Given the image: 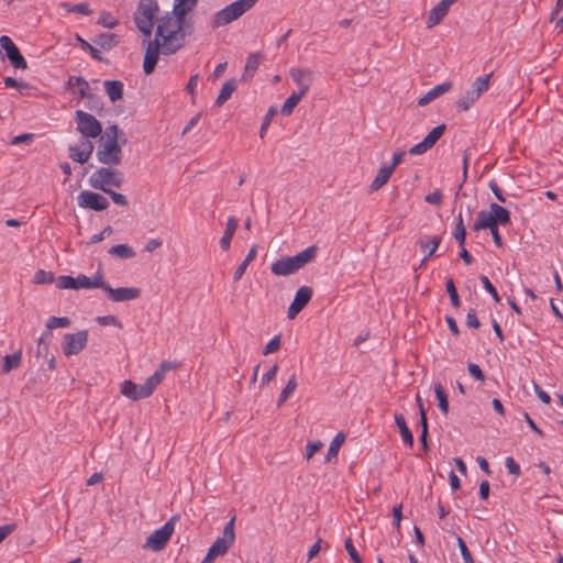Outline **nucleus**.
I'll return each mask as SVG.
<instances>
[{"label": "nucleus", "mask_w": 563, "mask_h": 563, "mask_svg": "<svg viewBox=\"0 0 563 563\" xmlns=\"http://www.w3.org/2000/svg\"><path fill=\"white\" fill-rule=\"evenodd\" d=\"M194 33V25L180 23L169 12L157 20L155 36L162 40V54L172 55L186 43V37Z\"/></svg>", "instance_id": "f257e3e1"}, {"label": "nucleus", "mask_w": 563, "mask_h": 563, "mask_svg": "<svg viewBox=\"0 0 563 563\" xmlns=\"http://www.w3.org/2000/svg\"><path fill=\"white\" fill-rule=\"evenodd\" d=\"M317 253V245L308 246L295 256H285L275 261L271 266V271L276 276L291 275L306 266L308 263L312 262L316 258Z\"/></svg>", "instance_id": "f03ea898"}, {"label": "nucleus", "mask_w": 563, "mask_h": 563, "mask_svg": "<svg viewBox=\"0 0 563 563\" xmlns=\"http://www.w3.org/2000/svg\"><path fill=\"white\" fill-rule=\"evenodd\" d=\"M159 5L157 0H140L134 12V22L136 29L142 33L143 37L150 38L153 33Z\"/></svg>", "instance_id": "7ed1b4c3"}, {"label": "nucleus", "mask_w": 563, "mask_h": 563, "mask_svg": "<svg viewBox=\"0 0 563 563\" xmlns=\"http://www.w3.org/2000/svg\"><path fill=\"white\" fill-rule=\"evenodd\" d=\"M258 0H236L216 12L210 21L211 29L225 26L251 10Z\"/></svg>", "instance_id": "20e7f679"}, {"label": "nucleus", "mask_w": 563, "mask_h": 563, "mask_svg": "<svg viewBox=\"0 0 563 563\" xmlns=\"http://www.w3.org/2000/svg\"><path fill=\"white\" fill-rule=\"evenodd\" d=\"M124 183L123 173L112 166L98 168L89 178L92 188L107 191L110 186L120 188Z\"/></svg>", "instance_id": "39448f33"}, {"label": "nucleus", "mask_w": 563, "mask_h": 563, "mask_svg": "<svg viewBox=\"0 0 563 563\" xmlns=\"http://www.w3.org/2000/svg\"><path fill=\"white\" fill-rule=\"evenodd\" d=\"M234 525L235 516L227 522L222 536L212 543L202 563H212L218 556L224 555L228 552L235 540Z\"/></svg>", "instance_id": "423d86ee"}, {"label": "nucleus", "mask_w": 563, "mask_h": 563, "mask_svg": "<svg viewBox=\"0 0 563 563\" xmlns=\"http://www.w3.org/2000/svg\"><path fill=\"white\" fill-rule=\"evenodd\" d=\"M96 157L99 163L106 166L120 165L123 157L121 144L114 140H100Z\"/></svg>", "instance_id": "0eeeda50"}, {"label": "nucleus", "mask_w": 563, "mask_h": 563, "mask_svg": "<svg viewBox=\"0 0 563 563\" xmlns=\"http://www.w3.org/2000/svg\"><path fill=\"white\" fill-rule=\"evenodd\" d=\"M76 130L86 139H96L102 132L101 123L90 113L82 110L75 112Z\"/></svg>", "instance_id": "6e6552de"}, {"label": "nucleus", "mask_w": 563, "mask_h": 563, "mask_svg": "<svg viewBox=\"0 0 563 563\" xmlns=\"http://www.w3.org/2000/svg\"><path fill=\"white\" fill-rule=\"evenodd\" d=\"M176 516L172 517L163 527L152 532L144 544V548L153 551H161L165 548L174 532V521Z\"/></svg>", "instance_id": "1a4fd4ad"}, {"label": "nucleus", "mask_w": 563, "mask_h": 563, "mask_svg": "<svg viewBox=\"0 0 563 563\" xmlns=\"http://www.w3.org/2000/svg\"><path fill=\"white\" fill-rule=\"evenodd\" d=\"M155 388L153 382L147 377L146 380L140 385L134 384L132 380H124L121 385V393L132 400H140L150 397Z\"/></svg>", "instance_id": "9d476101"}, {"label": "nucleus", "mask_w": 563, "mask_h": 563, "mask_svg": "<svg viewBox=\"0 0 563 563\" xmlns=\"http://www.w3.org/2000/svg\"><path fill=\"white\" fill-rule=\"evenodd\" d=\"M88 331L81 330L76 333H66L62 343V350L66 356L79 354L87 345Z\"/></svg>", "instance_id": "9b49d317"}, {"label": "nucleus", "mask_w": 563, "mask_h": 563, "mask_svg": "<svg viewBox=\"0 0 563 563\" xmlns=\"http://www.w3.org/2000/svg\"><path fill=\"white\" fill-rule=\"evenodd\" d=\"M143 42L147 43L143 60V70L146 75H151L155 70L159 53H162V40L156 36L153 40L151 37H144Z\"/></svg>", "instance_id": "f8f14e48"}, {"label": "nucleus", "mask_w": 563, "mask_h": 563, "mask_svg": "<svg viewBox=\"0 0 563 563\" xmlns=\"http://www.w3.org/2000/svg\"><path fill=\"white\" fill-rule=\"evenodd\" d=\"M77 203L80 208L93 211H103L109 207V201L106 197L90 190L80 191L77 196Z\"/></svg>", "instance_id": "ddd939ff"}, {"label": "nucleus", "mask_w": 563, "mask_h": 563, "mask_svg": "<svg viewBox=\"0 0 563 563\" xmlns=\"http://www.w3.org/2000/svg\"><path fill=\"white\" fill-rule=\"evenodd\" d=\"M446 130V125L444 123L437 125L433 128L428 135L418 144L413 145L409 150L410 155H421L431 150L440 137L444 134Z\"/></svg>", "instance_id": "4468645a"}, {"label": "nucleus", "mask_w": 563, "mask_h": 563, "mask_svg": "<svg viewBox=\"0 0 563 563\" xmlns=\"http://www.w3.org/2000/svg\"><path fill=\"white\" fill-rule=\"evenodd\" d=\"M0 46L4 49L10 64L16 69L27 68V64L19 47L8 35L0 37Z\"/></svg>", "instance_id": "2eb2a0df"}, {"label": "nucleus", "mask_w": 563, "mask_h": 563, "mask_svg": "<svg viewBox=\"0 0 563 563\" xmlns=\"http://www.w3.org/2000/svg\"><path fill=\"white\" fill-rule=\"evenodd\" d=\"M312 288L309 286H301L295 295L292 302L288 307L287 317L289 319L296 316L308 305L312 298Z\"/></svg>", "instance_id": "dca6fc26"}, {"label": "nucleus", "mask_w": 563, "mask_h": 563, "mask_svg": "<svg viewBox=\"0 0 563 563\" xmlns=\"http://www.w3.org/2000/svg\"><path fill=\"white\" fill-rule=\"evenodd\" d=\"M108 298L113 302H123L135 300L141 296V289L137 287H119L112 288L109 287Z\"/></svg>", "instance_id": "f3484780"}, {"label": "nucleus", "mask_w": 563, "mask_h": 563, "mask_svg": "<svg viewBox=\"0 0 563 563\" xmlns=\"http://www.w3.org/2000/svg\"><path fill=\"white\" fill-rule=\"evenodd\" d=\"M289 73L299 88L297 92L305 96L309 91L313 80V71L307 68H291Z\"/></svg>", "instance_id": "a211bd4d"}, {"label": "nucleus", "mask_w": 563, "mask_h": 563, "mask_svg": "<svg viewBox=\"0 0 563 563\" xmlns=\"http://www.w3.org/2000/svg\"><path fill=\"white\" fill-rule=\"evenodd\" d=\"M457 0H441L438 4H435L429 12L427 19V27L431 29L438 25L448 14L450 7Z\"/></svg>", "instance_id": "6ab92c4d"}, {"label": "nucleus", "mask_w": 563, "mask_h": 563, "mask_svg": "<svg viewBox=\"0 0 563 563\" xmlns=\"http://www.w3.org/2000/svg\"><path fill=\"white\" fill-rule=\"evenodd\" d=\"M56 286L59 289H87L89 286V277L82 274L77 277L63 275L57 278Z\"/></svg>", "instance_id": "aec40b11"}, {"label": "nucleus", "mask_w": 563, "mask_h": 563, "mask_svg": "<svg viewBox=\"0 0 563 563\" xmlns=\"http://www.w3.org/2000/svg\"><path fill=\"white\" fill-rule=\"evenodd\" d=\"M452 88L451 81H444L440 85L434 86L432 89H430L424 96L418 99V106L424 107L429 104L434 99L439 98L440 96L444 95Z\"/></svg>", "instance_id": "412c9836"}, {"label": "nucleus", "mask_w": 563, "mask_h": 563, "mask_svg": "<svg viewBox=\"0 0 563 563\" xmlns=\"http://www.w3.org/2000/svg\"><path fill=\"white\" fill-rule=\"evenodd\" d=\"M69 88L78 87V93L82 99L95 100V93L91 92L88 81L81 76H70L67 80Z\"/></svg>", "instance_id": "4be33fe9"}, {"label": "nucleus", "mask_w": 563, "mask_h": 563, "mask_svg": "<svg viewBox=\"0 0 563 563\" xmlns=\"http://www.w3.org/2000/svg\"><path fill=\"white\" fill-rule=\"evenodd\" d=\"M264 56L261 53H252L246 58V64L244 68V73L242 75V80L246 81L252 79L254 73L260 67L263 62Z\"/></svg>", "instance_id": "5701e85b"}, {"label": "nucleus", "mask_w": 563, "mask_h": 563, "mask_svg": "<svg viewBox=\"0 0 563 563\" xmlns=\"http://www.w3.org/2000/svg\"><path fill=\"white\" fill-rule=\"evenodd\" d=\"M22 350L19 349L13 354H8L2 357L1 371L3 374H9L12 369L20 367L22 363Z\"/></svg>", "instance_id": "b1692460"}, {"label": "nucleus", "mask_w": 563, "mask_h": 563, "mask_svg": "<svg viewBox=\"0 0 563 563\" xmlns=\"http://www.w3.org/2000/svg\"><path fill=\"white\" fill-rule=\"evenodd\" d=\"M239 227V222L234 217H230L227 221V227L222 238L220 239V247L223 251H228L231 245V240Z\"/></svg>", "instance_id": "393cba45"}, {"label": "nucleus", "mask_w": 563, "mask_h": 563, "mask_svg": "<svg viewBox=\"0 0 563 563\" xmlns=\"http://www.w3.org/2000/svg\"><path fill=\"white\" fill-rule=\"evenodd\" d=\"M195 7L183 3L181 1H176L173 7V11L169 12L174 18H176L180 23L186 25H194L188 19L187 14L194 10Z\"/></svg>", "instance_id": "a878e982"}, {"label": "nucleus", "mask_w": 563, "mask_h": 563, "mask_svg": "<svg viewBox=\"0 0 563 563\" xmlns=\"http://www.w3.org/2000/svg\"><path fill=\"white\" fill-rule=\"evenodd\" d=\"M395 423L397 424L404 443L410 448L413 446V434L407 426L405 417L401 413H395Z\"/></svg>", "instance_id": "bb28decb"}, {"label": "nucleus", "mask_w": 563, "mask_h": 563, "mask_svg": "<svg viewBox=\"0 0 563 563\" xmlns=\"http://www.w3.org/2000/svg\"><path fill=\"white\" fill-rule=\"evenodd\" d=\"M104 90L111 102L121 100L123 97V82L120 80H106L103 82Z\"/></svg>", "instance_id": "cd10ccee"}, {"label": "nucleus", "mask_w": 563, "mask_h": 563, "mask_svg": "<svg viewBox=\"0 0 563 563\" xmlns=\"http://www.w3.org/2000/svg\"><path fill=\"white\" fill-rule=\"evenodd\" d=\"M394 170L393 167H388L387 165H382L378 169L377 175L375 176L374 180L372 181L369 188L371 191H377L380 189L384 185L387 184L390 176L393 175Z\"/></svg>", "instance_id": "c85d7f7f"}, {"label": "nucleus", "mask_w": 563, "mask_h": 563, "mask_svg": "<svg viewBox=\"0 0 563 563\" xmlns=\"http://www.w3.org/2000/svg\"><path fill=\"white\" fill-rule=\"evenodd\" d=\"M92 41L104 51H110L120 43L119 36L110 32L101 33L97 35Z\"/></svg>", "instance_id": "c756f323"}, {"label": "nucleus", "mask_w": 563, "mask_h": 563, "mask_svg": "<svg viewBox=\"0 0 563 563\" xmlns=\"http://www.w3.org/2000/svg\"><path fill=\"white\" fill-rule=\"evenodd\" d=\"M489 211L493 216V220L496 227H498L499 224L506 225L510 223V212L506 208L493 202L489 206Z\"/></svg>", "instance_id": "7c9ffc66"}, {"label": "nucleus", "mask_w": 563, "mask_h": 563, "mask_svg": "<svg viewBox=\"0 0 563 563\" xmlns=\"http://www.w3.org/2000/svg\"><path fill=\"white\" fill-rule=\"evenodd\" d=\"M417 243L423 252L428 251L422 258V264H424L431 256H433L434 252L439 247L441 243V236L435 235L430 241L420 239Z\"/></svg>", "instance_id": "2f4dec72"}, {"label": "nucleus", "mask_w": 563, "mask_h": 563, "mask_svg": "<svg viewBox=\"0 0 563 563\" xmlns=\"http://www.w3.org/2000/svg\"><path fill=\"white\" fill-rule=\"evenodd\" d=\"M494 227H496V224L493 220L490 211L482 210L477 213V219L473 224V230L477 232L485 229L490 230Z\"/></svg>", "instance_id": "473e14b6"}, {"label": "nucleus", "mask_w": 563, "mask_h": 563, "mask_svg": "<svg viewBox=\"0 0 563 563\" xmlns=\"http://www.w3.org/2000/svg\"><path fill=\"white\" fill-rule=\"evenodd\" d=\"M235 89H236L235 79L227 80L222 85V88L220 90V93H219L214 104L217 107H221L223 103H225L230 99L231 95L235 91Z\"/></svg>", "instance_id": "72a5a7b5"}, {"label": "nucleus", "mask_w": 563, "mask_h": 563, "mask_svg": "<svg viewBox=\"0 0 563 563\" xmlns=\"http://www.w3.org/2000/svg\"><path fill=\"white\" fill-rule=\"evenodd\" d=\"M478 99L479 97H477L476 93L471 90V88H468L464 96L456 101V110L460 112L467 111Z\"/></svg>", "instance_id": "f704fd0d"}, {"label": "nucleus", "mask_w": 563, "mask_h": 563, "mask_svg": "<svg viewBox=\"0 0 563 563\" xmlns=\"http://www.w3.org/2000/svg\"><path fill=\"white\" fill-rule=\"evenodd\" d=\"M175 367L176 365L168 361H164L159 364V367L154 372V374L150 376V379L153 382L155 387H157L165 378L166 373Z\"/></svg>", "instance_id": "c9c22d12"}, {"label": "nucleus", "mask_w": 563, "mask_h": 563, "mask_svg": "<svg viewBox=\"0 0 563 563\" xmlns=\"http://www.w3.org/2000/svg\"><path fill=\"white\" fill-rule=\"evenodd\" d=\"M345 441V434L343 432H339L334 439L331 441L330 446L328 449L325 455V462H330L333 457H336L339 450L343 442Z\"/></svg>", "instance_id": "e433bc0d"}, {"label": "nucleus", "mask_w": 563, "mask_h": 563, "mask_svg": "<svg viewBox=\"0 0 563 563\" xmlns=\"http://www.w3.org/2000/svg\"><path fill=\"white\" fill-rule=\"evenodd\" d=\"M434 393L438 399V406L440 411L443 415H448L449 412V400H448V394L443 386L440 383L434 384Z\"/></svg>", "instance_id": "4c0bfd02"}, {"label": "nucleus", "mask_w": 563, "mask_h": 563, "mask_svg": "<svg viewBox=\"0 0 563 563\" xmlns=\"http://www.w3.org/2000/svg\"><path fill=\"white\" fill-rule=\"evenodd\" d=\"M109 254L119 258H132L135 256L134 250L126 244H117L109 249Z\"/></svg>", "instance_id": "58836bf2"}, {"label": "nucleus", "mask_w": 563, "mask_h": 563, "mask_svg": "<svg viewBox=\"0 0 563 563\" xmlns=\"http://www.w3.org/2000/svg\"><path fill=\"white\" fill-rule=\"evenodd\" d=\"M297 378L294 374L289 380L287 382L286 386L283 388L278 399H277V407L283 406V404L290 397V395L295 391L297 388Z\"/></svg>", "instance_id": "ea45409f"}, {"label": "nucleus", "mask_w": 563, "mask_h": 563, "mask_svg": "<svg viewBox=\"0 0 563 563\" xmlns=\"http://www.w3.org/2000/svg\"><path fill=\"white\" fill-rule=\"evenodd\" d=\"M303 95H300L299 92H292L284 102L280 112L283 115H290L295 109V107L299 103V101L302 99Z\"/></svg>", "instance_id": "a19ab883"}, {"label": "nucleus", "mask_w": 563, "mask_h": 563, "mask_svg": "<svg viewBox=\"0 0 563 563\" xmlns=\"http://www.w3.org/2000/svg\"><path fill=\"white\" fill-rule=\"evenodd\" d=\"M492 77H493V73H490L486 76H483V77H477L475 79V81L473 82V85L471 86V90H473L477 97H481L483 92L488 90L489 81H490Z\"/></svg>", "instance_id": "79ce46f5"}, {"label": "nucleus", "mask_w": 563, "mask_h": 563, "mask_svg": "<svg viewBox=\"0 0 563 563\" xmlns=\"http://www.w3.org/2000/svg\"><path fill=\"white\" fill-rule=\"evenodd\" d=\"M76 38L77 41L79 42L80 44V47L85 51H88L89 54L91 55V57L95 59V60H98V62H108L106 60L101 53L95 47L92 46L90 43H88L86 40L81 38L78 34L76 35Z\"/></svg>", "instance_id": "37998d69"}, {"label": "nucleus", "mask_w": 563, "mask_h": 563, "mask_svg": "<svg viewBox=\"0 0 563 563\" xmlns=\"http://www.w3.org/2000/svg\"><path fill=\"white\" fill-rule=\"evenodd\" d=\"M54 280V274L44 269H37L33 276V283L36 285L52 284Z\"/></svg>", "instance_id": "c03bdc74"}, {"label": "nucleus", "mask_w": 563, "mask_h": 563, "mask_svg": "<svg viewBox=\"0 0 563 563\" xmlns=\"http://www.w3.org/2000/svg\"><path fill=\"white\" fill-rule=\"evenodd\" d=\"M445 287H446V292H448V295L450 297V300H451V305L454 308H456V309L460 308L461 299H460V296L457 294L454 280L452 278H449L448 282H446Z\"/></svg>", "instance_id": "a18cd8bd"}, {"label": "nucleus", "mask_w": 563, "mask_h": 563, "mask_svg": "<svg viewBox=\"0 0 563 563\" xmlns=\"http://www.w3.org/2000/svg\"><path fill=\"white\" fill-rule=\"evenodd\" d=\"M109 287L110 285L103 280V275L100 271H98L92 278L89 277V286L87 289L100 288L107 292Z\"/></svg>", "instance_id": "49530a36"}, {"label": "nucleus", "mask_w": 563, "mask_h": 563, "mask_svg": "<svg viewBox=\"0 0 563 563\" xmlns=\"http://www.w3.org/2000/svg\"><path fill=\"white\" fill-rule=\"evenodd\" d=\"M71 323L70 319L67 317H49L46 322V328L56 329V328H67Z\"/></svg>", "instance_id": "de8ad7c7"}, {"label": "nucleus", "mask_w": 563, "mask_h": 563, "mask_svg": "<svg viewBox=\"0 0 563 563\" xmlns=\"http://www.w3.org/2000/svg\"><path fill=\"white\" fill-rule=\"evenodd\" d=\"M69 157L79 164H85L88 162L89 157L87 153H84L77 145H70L68 148Z\"/></svg>", "instance_id": "09e8293b"}, {"label": "nucleus", "mask_w": 563, "mask_h": 563, "mask_svg": "<svg viewBox=\"0 0 563 563\" xmlns=\"http://www.w3.org/2000/svg\"><path fill=\"white\" fill-rule=\"evenodd\" d=\"M68 12H77L84 15H90L91 10L89 8V4L86 2L77 3V4H70V3H63L62 4Z\"/></svg>", "instance_id": "8fccbe9b"}, {"label": "nucleus", "mask_w": 563, "mask_h": 563, "mask_svg": "<svg viewBox=\"0 0 563 563\" xmlns=\"http://www.w3.org/2000/svg\"><path fill=\"white\" fill-rule=\"evenodd\" d=\"M456 542H457V545H459V549H460V552H461L464 563H475V561L472 556V553L468 550L465 541L461 537L457 536Z\"/></svg>", "instance_id": "3c124183"}, {"label": "nucleus", "mask_w": 563, "mask_h": 563, "mask_svg": "<svg viewBox=\"0 0 563 563\" xmlns=\"http://www.w3.org/2000/svg\"><path fill=\"white\" fill-rule=\"evenodd\" d=\"M98 24L103 27L113 29L119 24V21L111 15L110 12H102L98 19Z\"/></svg>", "instance_id": "603ef678"}, {"label": "nucleus", "mask_w": 563, "mask_h": 563, "mask_svg": "<svg viewBox=\"0 0 563 563\" xmlns=\"http://www.w3.org/2000/svg\"><path fill=\"white\" fill-rule=\"evenodd\" d=\"M277 113V110L275 107H271L267 111V113L265 114V118L262 122V125H261V129H260V137L263 139L265 136V133L272 122V120L274 119V117L276 115Z\"/></svg>", "instance_id": "864d4df0"}, {"label": "nucleus", "mask_w": 563, "mask_h": 563, "mask_svg": "<svg viewBox=\"0 0 563 563\" xmlns=\"http://www.w3.org/2000/svg\"><path fill=\"white\" fill-rule=\"evenodd\" d=\"M344 548H345L346 552L349 553L351 560L354 563H363L362 558L360 556L358 552L356 551L351 538H347L345 540Z\"/></svg>", "instance_id": "5fc2aeb1"}, {"label": "nucleus", "mask_w": 563, "mask_h": 563, "mask_svg": "<svg viewBox=\"0 0 563 563\" xmlns=\"http://www.w3.org/2000/svg\"><path fill=\"white\" fill-rule=\"evenodd\" d=\"M479 280L482 282L484 288L492 295L495 302H500V297L497 292L495 286L490 283L487 276L481 275Z\"/></svg>", "instance_id": "6e6d98bb"}, {"label": "nucleus", "mask_w": 563, "mask_h": 563, "mask_svg": "<svg viewBox=\"0 0 563 563\" xmlns=\"http://www.w3.org/2000/svg\"><path fill=\"white\" fill-rule=\"evenodd\" d=\"M97 322L100 325H113L117 328H122L121 321L118 319V317H115L113 314L98 317Z\"/></svg>", "instance_id": "4d7b16f0"}, {"label": "nucleus", "mask_w": 563, "mask_h": 563, "mask_svg": "<svg viewBox=\"0 0 563 563\" xmlns=\"http://www.w3.org/2000/svg\"><path fill=\"white\" fill-rule=\"evenodd\" d=\"M280 349V334L275 335L264 347L263 354L268 355L275 353Z\"/></svg>", "instance_id": "13d9d810"}, {"label": "nucleus", "mask_w": 563, "mask_h": 563, "mask_svg": "<svg viewBox=\"0 0 563 563\" xmlns=\"http://www.w3.org/2000/svg\"><path fill=\"white\" fill-rule=\"evenodd\" d=\"M119 132L120 129L117 124H111L106 128L103 136L100 137V140H114L119 141Z\"/></svg>", "instance_id": "bf43d9fd"}, {"label": "nucleus", "mask_w": 563, "mask_h": 563, "mask_svg": "<svg viewBox=\"0 0 563 563\" xmlns=\"http://www.w3.org/2000/svg\"><path fill=\"white\" fill-rule=\"evenodd\" d=\"M468 373L472 377H474L476 380L484 382L485 375L482 371V368L475 364V363H468L467 365Z\"/></svg>", "instance_id": "052dcab7"}, {"label": "nucleus", "mask_w": 563, "mask_h": 563, "mask_svg": "<svg viewBox=\"0 0 563 563\" xmlns=\"http://www.w3.org/2000/svg\"><path fill=\"white\" fill-rule=\"evenodd\" d=\"M505 465L510 474L516 476L521 474L520 465L514 460L512 456L506 457Z\"/></svg>", "instance_id": "680f3d73"}, {"label": "nucleus", "mask_w": 563, "mask_h": 563, "mask_svg": "<svg viewBox=\"0 0 563 563\" xmlns=\"http://www.w3.org/2000/svg\"><path fill=\"white\" fill-rule=\"evenodd\" d=\"M563 8V2L556 1L555 8L551 13V21L556 20V27L563 29V15L560 18L559 14Z\"/></svg>", "instance_id": "e2e57ef3"}, {"label": "nucleus", "mask_w": 563, "mask_h": 563, "mask_svg": "<svg viewBox=\"0 0 563 563\" xmlns=\"http://www.w3.org/2000/svg\"><path fill=\"white\" fill-rule=\"evenodd\" d=\"M466 325L468 328L477 329L481 325V322L477 318L476 310L471 308L466 314Z\"/></svg>", "instance_id": "0e129e2a"}, {"label": "nucleus", "mask_w": 563, "mask_h": 563, "mask_svg": "<svg viewBox=\"0 0 563 563\" xmlns=\"http://www.w3.org/2000/svg\"><path fill=\"white\" fill-rule=\"evenodd\" d=\"M454 239L456 240L459 246L463 249L465 246V240H466V230L465 225L461 224L460 228H455V231L453 233Z\"/></svg>", "instance_id": "69168bd1"}, {"label": "nucleus", "mask_w": 563, "mask_h": 563, "mask_svg": "<svg viewBox=\"0 0 563 563\" xmlns=\"http://www.w3.org/2000/svg\"><path fill=\"white\" fill-rule=\"evenodd\" d=\"M323 446V443L320 441L309 442L306 446V457L310 460L317 452H319Z\"/></svg>", "instance_id": "338daca9"}, {"label": "nucleus", "mask_w": 563, "mask_h": 563, "mask_svg": "<svg viewBox=\"0 0 563 563\" xmlns=\"http://www.w3.org/2000/svg\"><path fill=\"white\" fill-rule=\"evenodd\" d=\"M443 195L441 190L437 189L433 192L426 196L424 201L430 205L440 206L442 203Z\"/></svg>", "instance_id": "774afa93"}]
</instances>
